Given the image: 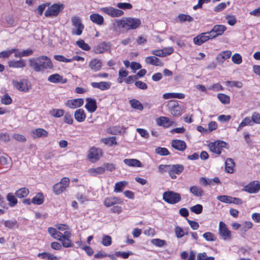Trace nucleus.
<instances>
[{
  "mask_svg": "<svg viewBox=\"0 0 260 260\" xmlns=\"http://www.w3.org/2000/svg\"><path fill=\"white\" fill-rule=\"evenodd\" d=\"M28 63L29 67L36 72H43L53 67L51 59L45 55L30 58Z\"/></svg>",
  "mask_w": 260,
  "mask_h": 260,
  "instance_id": "f257e3e1",
  "label": "nucleus"
},
{
  "mask_svg": "<svg viewBox=\"0 0 260 260\" xmlns=\"http://www.w3.org/2000/svg\"><path fill=\"white\" fill-rule=\"evenodd\" d=\"M141 24V21L138 18L125 17L115 20L112 26L114 30L123 29L128 31L137 28Z\"/></svg>",
  "mask_w": 260,
  "mask_h": 260,
  "instance_id": "f03ea898",
  "label": "nucleus"
},
{
  "mask_svg": "<svg viewBox=\"0 0 260 260\" xmlns=\"http://www.w3.org/2000/svg\"><path fill=\"white\" fill-rule=\"evenodd\" d=\"M123 201L118 197H111L106 198L104 201V205L107 207L113 206L111 209V212L115 213H120L122 211V208L118 205H122Z\"/></svg>",
  "mask_w": 260,
  "mask_h": 260,
  "instance_id": "7ed1b4c3",
  "label": "nucleus"
},
{
  "mask_svg": "<svg viewBox=\"0 0 260 260\" xmlns=\"http://www.w3.org/2000/svg\"><path fill=\"white\" fill-rule=\"evenodd\" d=\"M71 21L73 26L72 29V34L80 36L84 28V25L82 22L81 19L79 16H74L71 18Z\"/></svg>",
  "mask_w": 260,
  "mask_h": 260,
  "instance_id": "20e7f679",
  "label": "nucleus"
},
{
  "mask_svg": "<svg viewBox=\"0 0 260 260\" xmlns=\"http://www.w3.org/2000/svg\"><path fill=\"white\" fill-rule=\"evenodd\" d=\"M162 199L170 204H175L181 200V195L173 191H167L164 192Z\"/></svg>",
  "mask_w": 260,
  "mask_h": 260,
  "instance_id": "39448f33",
  "label": "nucleus"
},
{
  "mask_svg": "<svg viewBox=\"0 0 260 260\" xmlns=\"http://www.w3.org/2000/svg\"><path fill=\"white\" fill-rule=\"evenodd\" d=\"M167 107L169 111L174 116H178L181 115L182 108L179 104V102L175 100H170L168 102Z\"/></svg>",
  "mask_w": 260,
  "mask_h": 260,
  "instance_id": "423d86ee",
  "label": "nucleus"
},
{
  "mask_svg": "<svg viewBox=\"0 0 260 260\" xmlns=\"http://www.w3.org/2000/svg\"><path fill=\"white\" fill-rule=\"evenodd\" d=\"M63 8L64 5L62 4H53L46 11L45 16L47 17L56 16Z\"/></svg>",
  "mask_w": 260,
  "mask_h": 260,
  "instance_id": "0eeeda50",
  "label": "nucleus"
},
{
  "mask_svg": "<svg viewBox=\"0 0 260 260\" xmlns=\"http://www.w3.org/2000/svg\"><path fill=\"white\" fill-rule=\"evenodd\" d=\"M218 233L220 237L224 241L231 240L232 235L227 225L222 221L219 223Z\"/></svg>",
  "mask_w": 260,
  "mask_h": 260,
  "instance_id": "6e6552de",
  "label": "nucleus"
},
{
  "mask_svg": "<svg viewBox=\"0 0 260 260\" xmlns=\"http://www.w3.org/2000/svg\"><path fill=\"white\" fill-rule=\"evenodd\" d=\"M226 143L223 141H216L209 144L210 150L217 154H220L223 148L225 147Z\"/></svg>",
  "mask_w": 260,
  "mask_h": 260,
  "instance_id": "1a4fd4ad",
  "label": "nucleus"
},
{
  "mask_svg": "<svg viewBox=\"0 0 260 260\" xmlns=\"http://www.w3.org/2000/svg\"><path fill=\"white\" fill-rule=\"evenodd\" d=\"M12 84L19 91L27 92L29 90L28 81L26 79H23L20 81L13 80Z\"/></svg>",
  "mask_w": 260,
  "mask_h": 260,
  "instance_id": "9d476101",
  "label": "nucleus"
},
{
  "mask_svg": "<svg viewBox=\"0 0 260 260\" xmlns=\"http://www.w3.org/2000/svg\"><path fill=\"white\" fill-rule=\"evenodd\" d=\"M184 170V166L180 164L170 165L169 174L172 179L176 178V175L180 174Z\"/></svg>",
  "mask_w": 260,
  "mask_h": 260,
  "instance_id": "9b49d317",
  "label": "nucleus"
},
{
  "mask_svg": "<svg viewBox=\"0 0 260 260\" xmlns=\"http://www.w3.org/2000/svg\"><path fill=\"white\" fill-rule=\"evenodd\" d=\"M260 190V183L258 181L250 182L248 184L245 185L243 190L250 193H255Z\"/></svg>",
  "mask_w": 260,
  "mask_h": 260,
  "instance_id": "f8f14e48",
  "label": "nucleus"
},
{
  "mask_svg": "<svg viewBox=\"0 0 260 260\" xmlns=\"http://www.w3.org/2000/svg\"><path fill=\"white\" fill-rule=\"evenodd\" d=\"M213 39L210 31L202 33L193 38V42L197 45H201L209 40Z\"/></svg>",
  "mask_w": 260,
  "mask_h": 260,
  "instance_id": "ddd939ff",
  "label": "nucleus"
},
{
  "mask_svg": "<svg viewBox=\"0 0 260 260\" xmlns=\"http://www.w3.org/2000/svg\"><path fill=\"white\" fill-rule=\"evenodd\" d=\"M101 11L112 17H119L123 14V12L122 10L112 7L102 8Z\"/></svg>",
  "mask_w": 260,
  "mask_h": 260,
  "instance_id": "4468645a",
  "label": "nucleus"
},
{
  "mask_svg": "<svg viewBox=\"0 0 260 260\" xmlns=\"http://www.w3.org/2000/svg\"><path fill=\"white\" fill-rule=\"evenodd\" d=\"M102 154V150L99 148H92L90 149L88 155V159L91 161L99 160Z\"/></svg>",
  "mask_w": 260,
  "mask_h": 260,
  "instance_id": "2eb2a0df",
  "label": "nucleus"
},
{
  "mask_svg": "<svg viewBox=\"0 0 260 260\" xmlns=\"http://www.w3.org/2000/svg\"><path fill=\"white\" fill-rule=\"evenodd\" d=\"M84 104V100L83 99H76L73 100H68L65 105L71 109H76L81 107Z\"/></svg>",
  "mask_w": 260,
  "mask_h": 260,
  "instance_id": "dca6fc26",
  "label": "nucleus"
},
{
  "mask_svg": "<svg viewBox=\"0 0 260 260\" xmlns=\"http://www.w3.org/2000/svg\"><path fill=\"white\" fill-rule=\"evenodd\" d=\"M86 103L85 108L89 113L94 112L97 109V104L96 100L92 98H86Z\"/></svg>",
  "mask_w": 260,
  "mask_h": 260,
  "instance_id": "f3484780",
  "label": "nucleus"
},
{
  "mask_svg": "<svg viewBox=\"0 0 260 260\" xmlns=\"http://www.w3.org/2000/svg\"><path fill=\"white\" fill-rule=\"evenodd\" d=\"M226 30V27L223 25H216L210 31L213 38L223 34Z\"/></svg>",
  "mask_w": 260,
  "mask_h": 260,
  "instance_id": "a211bd4d",
  "label": "nucleus"
},
{
  "mask_svg": "<svg viewBox=\"0 0 260 260\" xmlns=\"http://www.w3.org/2000/svg\"><path fill=\"white\" fill-rule=\"evenodd\" d=\"M48 81L53 83H61L64 84L67 82V79L63 78L59 74L55 73L50 75L48 78Z\"/></svg>",
  "mask_w": 260,
  "mask_h": 260,
  "instance_id": "6ab92c4d",
  "label": "nucleus"
},
{
  "mask_svg": "<svg viewBox=\"0 0 260 260\" xmlns=\"http://www.w3.org/2000/svg\"><path fill=\"white\" fill-rule=\"evenodd\" d=\"M110 47L109 43L103 42L94 47L93 51L96 54H100L108 50Z\"/></svg>",
  "mask_w": 260,
  "mask_h": 260,
  "instance_id": "aec40b11",
  "label": "nucleus"
},
{
  "mask_svg": "<svg viewBox=\"0 0 260 260\" xmlns=\"http://www.w3.org/2000/svg\"><path fill=\"white\" fill-rule=\"evenodd\" d=\"M8 66L11 68H23L26 66L25 61L23 59L19 60H11L8 62Z\"/></svg>",
  "mask_w": 260,
  "mask_h": 260,
  "instance_id": "412c9836",
  "label": "nucleus"
},
{
  "mask_svg": "<svg viewBox=\"0 0 260 260\" xmlns=\"http://www.w3.org/2000/svg\"><path fill=\"white\" fill-rule=\"evenodd\" d=\"M145 61L146 63L155 66L162 67L164 63L161 60L155 56H150L145 58Z\"/></svg>",
  "mask_w": 260,
  "mask_h": 260,
  "instance_id": "4be33fe9",
  "label": "nucleus"
},
{
  "mask_svg": "<svg viewBox=\"0 0 260 260\" xmlns=\"http://www.w3.org/2000/svg\"><path fill=\"white\" fill-rule=\"evenodd\" d=\"M157 124L164 127H169L172 125L173 122L171 121L169 118L161 116L156 119Z\"/></svg>",
  "mask_w": 260,
  "mask_h": 260,
  "instance_id": "5701e85b",
  "label": "nucleus"
},
{
  "mask_svg": "<svg viewBox=\"0 0 260 260\" xmlns=\"http://www.w3.org/2000/svg\"><path fill=\"white\" fill-rule=\"evenodd\" d=\"M102 61L97 58L92 59L89 63V68L94 72L100 71L102 68Z\"/></svg>",
  "mask_w": 260,
  "mask_h": 260,
  "instance_id": "b1692460",
  "label": "nucleus"
},
{
  "mask_svg": "<svg viewBox=\"0 0 260 260\" xmlns=\"http://www.w3.org/2000/svg\"><path fill=\"white\" fill-rule=\"evenodd\" d=\"M172 146L180 151H183L186 148L185 142L180 140H173L172 142Z\"/></svg>",
  "mask_w": 260,
  "mask_h": 260,
  "instance_id": "393cba45",
  "label": "nucleus"
},
{
  "mask_svg": "<svg viewBox=\"0 0 260 260\" xmlns=\"http://www.w3.org/2000/svg\"><path fill=\"white\" fill-rule=\"evenodd\" d=\"M232 55L231 51L226 50L219 53L216 56L217 61L220 64L223 63L225 60L230 58Z\"/></svg>",
  "mask_w": 260,
  "mask_h": 260,
  "instance_id": "a878e982",
  "label": "nucleus"
},
{
  "mask_svg": "<svg viewBox=\"0 0 260 260\" xmlns=\"http://www.w3.org/2000/svg\"><path fill=\"white\" fill-rule=\"evenodd\" d=\"M74 117L78 122H82L86 119V114L82 109H78L75 111Z\"/></svg>",
  "mask_w": 260,
  "mask_h": 260,
  "instance_id": "bb28decb",
  "label": "nucleus"
},
{
  "mask_svg": "<svg viewBox=\"0 0 260 260\" xmlns=\"http://www.w3.org/2000/svg\"><path fill=\"white\" fill-rule=\"evenodd\" d=\"M48 132L43 128H38L32 132V137L35 138H45L48 136Z\"/></svg>",
  "mask_w": 260,
  "mask_h": 260,
  "instance_id": "cd10ccee",
  "label": "nucleus"
},
{
  "mask_svg": "<svg viewBox=\"0 0 260 260\" xmlns=\"http://www.w3.org/2000/svg\"><path fill=\"white\" fill-rule=\"evenodd\" d=\"M90 20L94 23L101 25L104 23L103 17L98 13L92 14L89 16Z\"/></svg>",
  "mask_w": 260,
  "mask_h": 260,
  "instance_id": "c85d7f7f",
  "label": "nucleus"
},
{
  "mask_svg": "<svg viewBox=\"0 0 260 260\" xmlns=\"http://www.w3.org/2000/svg\"><path fill=\"white\" fill-rule=\"evenodd\" d=\"M189 191L196 197H201L204 194L203 189L198 186H191L189 188Z\"/></svg>",
  "mask_w": 260,
  "mask_h": 260,
  "instance_id": "c756f323",
  "label": "nucleus"
},
{
  "mask_svg": "<svg viewBox=\"0 0 260 260\" xmlns=\"http://www.w3.org/2000/svg\"><path fill=\"white\" fill-rule=\"evenodd\" d=\"M164 99H183L185 98V94L182 93H166L162 95Z\"/></svg>",
  "mask_w": 260,
  "mask_h": 260,
  "instance_id": "7c9ffc66",
  "label": "nucleus"
},
{
  "mask_svg": "<svg viewBox=\"0 0 260 260\" xmlns=\"http://www.w3.org/2000/svg\"><path fill=\"white\" fill-rule=\"evenodd\" d=\"M124 163L128 166L133 167H142L141 162L137 159H124Z\"/></svg>",
  "mask_w": 260,
  "mask_h": 260,
  "instance_id": "2f4dec72",
  "label": "nucleus"
},
{
  "mask_svg": "<svg viewBox=\"0 0 260 260\" xmlns=\"http://www.w3.org/2000/svg\"><path fill=\"white\" fill-rule=\"evenodd\" d=\"M247 125H253L251 118L248 116L245 117L244 118V119L241 122V123L239 124L238 127L237 128V131L239 132L241 131L243 127Z\"/></svg>",
  "mask_w": 260,
  "mask_h": 260,
  "instance_id": "473e14b6",
  "label": "nucleus"
},
{
  "mask_svg": "<svg viewBox=\"0 0 260 260\" xmlns=\"http://www.w3.org/2000/svg\"><path fill=\"white\" fill-rule=\"evenodd\" d=\"M225 169L226 172L232 173L234 172L235 162L233 159L228 158L225 161Z\"/></svg>",
  "mask_w": 260,
  "mask_h": 260,
  "instance_id": "72a5a7b5",
  "label": "nucleus"
},
{
  "mask_svg": "<svg viewBox=\"0 0 260 260\" xmlns=\"http://www.w3.org/2000/svg\"><path fill=\"white\" fill-rule=\"evenodd\" d=\"M105 171L104 167H98L96 168H90L88 170V173L93 176H95L99 174H103Z\"/></svg>",
  "mask_w": 260,
  "mask_h": 260,
  "instance_id": "f704fd0d",
  "label": "nucleus"
},
{
  "mask_svg": "<svg viewBox=\"0 0 260 260\" xmlns=\"http://www.w3.org/2000/svg\"><path fill=\"white\" fill-rule=\"evenodd\" d=\"M38 257L45 259L58 260V257L49 252H42L38 254Z\"/></svg>",
  "mask_w": 260,
  "mask_h": 260,
  "instance_id": "c9c22d12",
  "label": "nucleus"
},
{
  "mask_svg": "<svg viewBox=\"0 0 260 260\" xmlns=\"http://www.w3.org/2000/svg\"><path fill=\"white\" fill-rule=\"evenodd\" d=\"M29 192V190L24 187L17 190L15 192V195L19 198H22L27 197Z\"/></svg>",
  "mask_w": 260,
  "mask_h": 260,
  "instance_id": "e433bc0d",
  "label": "nucleus"
},
{
  "mask_svg": "<svg viewBox=\"0 0 260 260\" xmlns=\"http://www.w3.org/2000/svg\"><path fill=\"white\" fill-rule=\"evenodd\" d=\"M34 204L41 205L44 202V196L42 193H38L31 200Z\"/></svg>",
  "mask_w": 260,
  "mask_h": 260,
  "instance_id": "4c0bfd02",
  "label": "nucleus"
},
{
  "mask_svg": "<svg viewBox=\"0 0 260 260\" xmlns=\"http://www.w3.org/2000/svg\"><path fill=\"white\" fill-rule=\"evenodd\" d=\"M101 141L105 144L112 146L113 145H116L117 142L116 141L115 137H111L109 138H105L101 140Z\"/></svg>",
  "mask_w": 260,
  "mask_h": 260,
  "instance_id": "58836bf2",
  "label": "nucleus"
},
{
  "mask_svg": "<svg viewBox=\"0 0 260 260\" xmlns=\"http://www.w3.org/2000/svg\"><path fill=\"white\" fill-rule=\"evenodd\" d=\"M50 115L56 118H59L64 114V111L62 109H52L49 112Z\"/></svg>",
  "mask_w": 260,
  "mask_h": 260,
  "instance_id": "ea45409f",
  "label": "nucleus"
},
{
  "mask_svg": "<svg viewBox=\"0 0 260 260\" xmlns=\"http://www.w3.org/2000/svg\"><path fill=\"white\" fill-rule=\"evenodd\" d=\"M127 184L125 181L118 182L115 183L114 191L116 192H121Z\"/></svg>",
  "mask_w": 260,
  "mask_h": 260,
  "instance_id": "a19ab883",
  "label": "nucleus"
},
{
  "mask_svg": "<svg viewBox=\"0 0 260 260\" xmlns=\"http://www.w3.org/2000/svg\"><path fill=\"white\" fill-rule=\"evenodd\" d=\"M7 199L9 201V204L11 207H14L17 203V200L12 193L7 194Z\"/></svg>",
  "mask_w": 260,
  "mask_h": 260,
  "instance_id": "79ce46f5",
  "label": "nucleus"
},
{
  "mask_svg": "<svg viewBox=\"0 0 260 260\" xmlns=\"http://www.w3.org/2000/svg\"><path fill=\"white\" fill-rule=\"evenodd\" d=\"M129 103L131 106L136 109L139 110H142L143 109V107L141 103L135 99H133L129 101Z\"/></svg>",
  "mask_w": 260,
  "mask_h": 260,
  "instance_id": "37998d69",
  "label": "nucleus"
},
{
  "mask_svg": "<svg viewBox=\"0 0 260 260\" xmlns=\"http://www.w3.org/2000/svg\"><path fill=\"white\" fill-rule=\"evenodd\" d=\"M217 98L223 104H228L230 103V96L223 93H218Z\"/></svg>",
  "mask_w": 260,
  "mask_h": 260,
  "instance_id": "c03bdc74",
  "label": "nucleus"
},
{
  "mask_svg": "<svg viewBox=\"0 0 260 260\" xmlns=\"http://www.w3.org/2000/svg\"><path fill=\"white\" fill-rule=\"evenodd\" d=\"M155 152L161 156H167L170 154L169 150L165 147H158L155 149Z\"/></svg>",
  "mask_w": 260,
  "mask_h": 260,
  "instance_id": "a18cd8bd",
  "label": "nucleus"
},
{
  "mask_svg": "<svg viewBox=\"0 0 260 260\" xmlns=\"http://www.w3.org/2000/svg\"><path fill=\"white\" fill-rule=\"evenodd\" d=\"M53 189L55 194H59L63 192V191H64L66 189L59 183H57L53 186Z\"/></svg>",
  "mask_w": 260,
  "mask_h": 260,
  "instance_id": "49530a36",
  "label": "nucleus"
},
{
  "mask_svg": "<svg viewBox=\"0 0 260 260\" xmlns=\"http://www.w3.org/2000/svg\"><path fill=\"white\" fill-rule=\"evenodd\" d=\"M1 102L3 104L8 105L12 103V100L10 96L6 93L1 98Z\"/></svg>",
  "mask_w": 260,
  "mask_h": 260,
  "instance_id": "de8ad7c7",
  "label": "nucleus"
},
{
  "mask_svg": "<svg viewBox=\"0 0 260 260\" xmlns=\"http://www.w3.org/2000/svg\"><path fill=\"white\" fill-rule=\"evenodd\" d=\"M203 238L207 241H215L216 238L211 232H206L203 235Z\"/></svg>",
  "mask_w": 260,
  "mask_h": 260,
  "instance_id": "09e8293b",
  "label": "nucleus"
},
{
  "mask_svg": "<svg viewBox=\"0 0 260 260\" xmlns=\"http://www.w3.org/2000/svg\"><path fill=\"white\" fill-rule=\"evenodd\" d=\"M151 243L158 247H163L166 245V241L160 239H153L151 240Z\"/></svg>",
  "mask_w": 260,
  "mask_h": 260,
  "instance_id": "8fccbe9b",
  "label": "nucleus"
},
{
  "mask_svg": "<svg viewBox=\"0 0 260 260\" xmlns=\"http://www.w3.org/2000/svg\"><path fill=\"white\" fill-rule=\"evenodd\" d=\"M76 44L79 47L84 50L88 51L90 49V46L82 40L77 41Z\"/></svg>",
  "mask_w": 260,
  "mask_h": 260,
  "instance_id": "3c124183",
  "label": "nucleus"
},
{
  "mask_svg": "<svg viewBox=\"0 0 260 260\" xmlns=\"http://www.w3.org/2000/svg\"><path fill=\"white\" fill-rule=\"evenodd\" d=\"M175 233L177 238L183 237L187 233H185L183 229L178 226H176L175 228Z\"/></svg>",
  "mask_w": 260,
  "mask_h": 260,
  "instance_id": "603ef678",
  "label": "nucleus"
},
{
  "mask_svg": "<svg viewBox=\"0 0 260 260\" xmlns=\"http://www.w3.org/2000/svg\"><path fill=\"white\" fill-rule=\"evenodd\" d=\"M178 19L181 22H191L193 20L192 17H191L190 16L184 14H180L178 15Z\"/></svg>",
  "mask_w": 260,
  "mask_h": 260,
  "instance_id": "864d4df0",
  "label": "nucleus"
},
{
  "mask_svg": "<svg viewBox=\"0 0 260 260\" xmlns=\"http://www.w3.org/2000/svg\"><path fill=\"white\" fill-rule=\"evenodd\" d=\"M231 197L225 196V195H222V196H219L217 197V199L222 202L225 203L227 204H231Z\"/></svg>",
  "mask_w": 260,
  "mask_h": 260,
  "instance_id": "5fc2aeb1",
  "label": "nucleus"
},
{
  "mask_svg": "<svg viewBox=\"0 0 260 260\" xmlns=\"http://www.w3.org/2000/svg\"><path fill=\"white\" fill-rule=\"evenodd\" d=\"M133 253L132 251H128L126 252L117 251L116 252V255L118 257H121L124 259L127 258L130 255H132Z\"/></svg>",
  "mask_w": 260,
  "mask_h": 260,
  "instance_id": "6e6d98bb",
  "label": "nucleus"
},
{
  "mask_svg": "<svg viewBox=\"0 0 260 260\" xmlns=\"http://www.w3.org/2000/svg\"><path fill=\"white\" fill-rule=\"evenodd\" d=\"M190 210L197 214H199L202 212L203 206L200 204H197L190 208Z\"/></svg>",
  "mask_w": 260,
  "mask_h": 260,
  "instance_id": "4d7b16f0",
  "label": "nucleus"
},
{
  "mask_svg": "<svg viewBox=\"0 0 260 260\" xmlns=\"http://www.w3.org/2000/svg\"><path fill=\"white\" fill-rule=\"evenodd\" d=\"M233 62L237 64H239L242 62L241 55L239 53L234 54L232 57Z\"/></svg>",
  "mask_w": 260,
  "mask_h": 260,
  "instance_id": "13d9d810",
  "label": "nucleus"
},
{
  "mask_svg": "<svg viewBox=\"0 0 260 260\" xmlns=\"http://www.w3.org/2000/svg\"><path fill=\"white\" fill-rule=\"evenodd\" d=\"M102 244L105 246H109L112 243V238L110 236H104L102 241Z\"/></svg>",
  "mask_w": 260,
  "mask_h": 260,
  "instance_id": "bf43d9fd",
  "label": "nucleus"
},
{
  "mask_svg": "<svg viewBox=\"0 0 260 260\" xmlns=\"http://www.w3.org/2000/svg\"><path fill=\"white\" fill-rule=\"evenodd\" d=\"M60 242L62 246L64 248H70L74 246V244L71 239H62Z\"/></svg>",
  "mask_w": 260,
  "mask_h": 260,
  "instance_id": "052dcab7",
  "label": "nucleus"
},
{
  "mask_svg": "<svg viewBox=\"0 0 260 260\" xmlns=\"http://www.w3.org/2000/svg\"><path fill=\"white\" fill-rule=\"evenodd\" d=\"M170 165H160L158 168V171L160 174H164L165 172L169 173Z\"/></svg>",
  "mask_w": 260,
  "mask_h": 260,
  "instance_id": "680f3d73",
  "label": "nucleus"
},
{
  "mask_svg": "<svg viewBox=\"0 0 260 260\" xmlns=\"http://www.w3.org/2000/svg\"><path fill=\"white\" fill-rule=\"evenodd\" d=\"M251 119L253 123L260 124V114L257 112H253L251 115Z\"/></svg>",
  "mask_w": 260,
  "mask_h": 260,
  "instance_id": "e2e57ef3",
  "label": "nucleus"
},
{
  "mask_svg": "<svg viewBox=\"0 0 260 260\" xmlns=\"http://www.w3.org/2000/svg\"><path fill=\"white\" fill-rule=\"evenodd\" d=\"M49 5V3H46L39 6L37 9L36 10L37 14H38L40 15H42L44 10L46 9L47 7H48Z\"/></svg>",
  "mask_w": 260,
  "mask_h": 260,
  "instance_id": "0e129e2a",
  "label": "nucleus"
},
{
  "mask_svg": "<svg viewBox=\"0 0 260 260\" xmlns=\"http://www.w3.org/2000/svg\"><path fill=\"white\" fill-rule=\"evenodd\" d=\"M13 51L11 49L6 50L0 52L1 58H6L9 57L12 53Z\"/></svg>",
  "mask_w": 260,
  "mask_h": 260,
  "instance_id": "69168bd1",
  "label": "nucleus"
},
{
  "mask_svg": "<svg viewBox=\"0 0 260 260\" xmlns=\"http://www.w3.org/2000/svg\"><path fill=\"white\" fill-rule=\"evenodd\" d=\"M111 85L110 82L102 81L100 82V89L101 90H105L109 89Z\"/></svg>",
  "mask_w": 260,
  "mask_h": 260,
  "instance_id": "338daca9",
  "label": "nucleus"
},
{
  "mask_svg": "<svg viewBox=\"0 0 260 260\" xmlns=\"http://www.w3.org/2000/svg\"><path fill=\"white\" fill-rule=\"evenodd\" d=\"M63 120L64 122L69 124H72L73 122V119L72 118V116L71 114H70L69 113H66L63 117Z\"/></svg>",
  "mask_w": 260,
  "mask_h": 260,
  "instance_id": "774afa93",
  "label": "nucleus"
}]
</instances>
